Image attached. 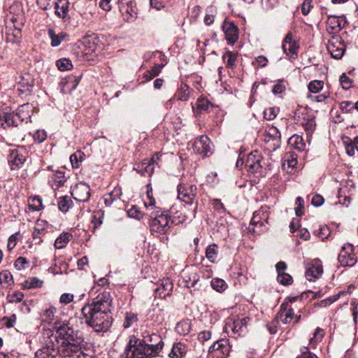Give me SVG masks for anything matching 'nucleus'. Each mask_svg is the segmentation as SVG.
I'll use <instances>...</instances> for the list:
<instances>
[{"instance_id": "nucleus-1", "label": "nucleus", "mask_w": 358, "mask_h": 358, "mask_svg": "<svg viewBox=\"0 0 358 358\" xmlns=\"http://www.w3.org/2000/svg\"><path fill=\"white\" fill-rule=\"evenodd\" d=\"M113 299L110 292L99 293L81 310L83 322L96 332H106L111 326L110 308Z\"/></svg>"}, {"instance_id": "nucleus-2", "label": "nucleus", "mask_w": 358, "mask_h": 358, "mask_svg": "<svg viewBox=\"0 0 358 358\" xmlns=\"http://www.w3.org/2000/svg\"><path fill=\"white\" fill-rule=\"evenodd\" d=\"M58 351L64 358H92L84 341L81 338H74L70 334H66L58 347Z\"/></svg>"}, {"instance_id": "nucleus-3", "label": "nucleus", "mask_w": 358, "mask_h": 358, "mask_svg": "<svg viewBox=\"0 0 358 358\" xmlns=\"http://www.w3.org/2000/svg\"><path fill=\"white\" fill-rule=\"evenodd\" d=\"M143 340L131 337L129 342L125 348L123 357L125 358H149L155 355L153 351L149 348Z\"/></svg>"}, {"instance_id": "nucleus-4", "label": "nucleus", "mask_w": 358, "mask_h": 358, "mask_svg": "<svg viewBox=\"0 0 358 358\" xmlns=\"http://www.w3.org/2000/svg\"><path fill=\"white\" fill-rule=\"evenodd\" d=\"M152 220L150 227V231L158 234H165L170 228L171 217L167 211H156L152 213Z\"/></svg>"}, {"instance_id": "nucleus-5", "label": "nucleus", "mask_w": 358, "mask_h": 358, "mask_svg": "<svg viewBox=\"0 0 358 358\" xmlns=\"http://www.w3.org/2000/svg\"><path fill=\"white\" fill-rule=\"evenodd\" d=\"M294 118L297 124L303 126L304 129L308 133H312L315 127V121L314 115L305 108H299L295 112Z\"/></svg>"}, {"instance_id": "nucleus-6", "label": "nucleus", "mask_w": 358, "mask_h": 358, "mask_svg": "<svg viewBox=\"0 0 358 358\" xmlns=\"http://www.w3.org/2000/svg\"><path fill=\"white\" fill-rule=\"evenodd\" d=\"M178 198L182 202L192 205L197 194V187L194 184L180 182L178 185Z\"/></svg>"}, {"instance_id": "nucleus-7", "label": "nucleus", "mask_w": 358, "mask_h": 358, "mask_svg": "<svg viewBox=\"0 0 358 358\" xmlns=\"http://www.w3.org/2000/svg\"><path fill=\"white\" fill-rule=\"evenodd\" d=\"M249 317H230L227 318L225 324V331L231 335L239 336L246 328Z\"/></svg>"}, {"instance_id": "nucleus-8", "label": "nucleus", "mask_w": 358, "mask_h": 358, "mask_svg": "<svg viewBox=\"0 0 358 358\" xmlns=\"http://www.w3.org/2000/svg\"><path fill=\"white\" fill-rule=\"evenodd\" d=\"M344 41L339 35L332 36L328 42L327 50L331 56L336 59H341L345 51Z\"/></svg>"}, {"instance_id": "nucleus-9", "label": "nucleus", "mask_w": 358, "mask_h": 358, "mask_svg": "<svg viewBox=\"0 0 358 358\" xmlns=\"http://www.w3.org/2000/svg\"><path fill=\"white\" fill-rule=\"evenodd\" d=\"M119 9L124 20L127 22H134L137 17L136 3L134 0H120Z\"/></svg>"}, {"instance_id": "nucleus-10", "label": "nucleus", "mask_w": 358, "mask_h": 358, "mask_svg": "<svg viewBox=\"0 0 358 358\" xmlns=\"http://www.w3.org/2000/svg\"><path fill=\"white\" fill-rule=\"evenodd\" d=\"M338 260L342 266H352L357 262V258L353 252V245L345 244L338 255Z\"/></svg>"}, {"instance_id": "nucleus-11", "label": "nucleus", "mask_w": 358, "mask_h": 358, "mask_svg": "<svg viewBox=\"0 0 358 358\" xmlns=\"http://www.w3.org/2000/svg\"><path fill=\"white\" fill-rule=\"evenodd\" d=\"M145 345L153 351L155 355H157L164 347V341L157 334H150L148 331L143 333V339Z\"/></svg>"}, {"instance_id": "nucleus-12", "label": "nucleus", "mask_w": 358, "mask_h": 358, "mask_svg": "<svg viewBox=\"0 0 358 358\" xmlns=\"http://www.w3.org/2000/svg\"><path fill=\"white\" fill-rule=\"evenodd\" d=\"M346 19L344 15H328L326 21V30L333 36L337 35L346 24Z\"/></svg>"}, {"instance_id": "nucleus-13", "label": "nucleus", "mask_w": 358, "mask_h": 358, "mask_svg": "<svg viewBox=\"0 0 358 358\" xmlns=\"http://www.w3.org/2000/svg\"><path fill=\"white\" fill-rule=\"evenodd\" d=\"M306 268V278L309 281H313L315 279H317L323 273L322 263L317 259L307 263Z\"/></svg>"}, {"instance_id": "nucleus-14", "label": "nucleus", "mask_w": 358, "mask_h": 358, "mask_svg": "<svg viewBox=\"0 0 358 358\" xmlns=\"http://www.w3.org/2000/svg\"><path fill=\"white\" fill-rule=\"evenodd\" d=\"M212 143L207 136H201L194 143V150L203 156H209L213 153Z\"/></svg>"}, {"instance_id": "nucleus-15", "label": "nucleus", "mask_w": 358, "mask_h": 358, "mask_svg": "<svg viewBox=\"0 0 358 358\" xmlns=\"http://www.w3.org/2000/svg\"><path fill=\"white\" fill-rule=\"evenodd\" d=\"M71 194L75 200L79 202H87L90 198V187L84 182L77 184Z\"/></svg>"}, {"instance_id": "nucleus-16", "label": "nucleus", "mask_w": 358, "mask_h": 358, "mask_svg": "<svg viewBox=\"0 0 358 358\" xmlns=\"http://www.w3.org/2000/svg\"><path fill=\"white\" fill-rule=\"evenodd\" d=\"M262 159V157L257 150L251 152L245 162L247 170L250 173L259 172L262 167L261 164Z\"/></svg>"}, {"instance_id": "nucleus-17", "label": "nucleus", "mask_w": 358, "mask_h": 358, "mask_svg": "<svg viewBox=\"0 0 358 358\" xmlns=\"http://www.w3.org/2000/svg\"><path fill=\"white\" fill-rule=\"evenodd\" d=\"M222 27L225 34L226 40L229 44H234L238 38L237 27L232 22L224 21Z\"/></svg>"}, {"instance_id": "nucleus-18", "label": "nucleus", "mask_w": 358, "mask_h": 358, "mask_svg": "<svg viewBox=\"0 0 358 358\" xmlns=\"http://www.w3.org/2000/svg\"><path fill=\"white\" fill-rule=\"evenodd\" d=\"M269 217V207L267 206H262L260 209L254 213L253 217L251 220V224L255 227H263L264 223H268Z\"/></svg>"}, {"instance_id": "nucleus-19", "label": "nucleus", "mask_w": 358, "mask_h": 358, "mask_svg": "<svg viewBox=\"0 0 358 358\" xmlns=\"http://www.w3.org/2000/svg\"><path fill=\"white\" fill-rule=\"evenodd\" d=\"M297 164V155L293 152L285 154L282 159V169L287 173H294Z\"/></svg>"}, {"instance_id": "nucleus-20", "label": "nucleus", "mask_w": 358, "mask_h": 358, "mask_svg": "<svg viewBox=\"0 0 358 358\" xmlns=\"http://www.w3.org/2000/svg\"><path fill=\"white\" fill-rule=\"evenodd\" d=\"M155 158L153 156L151 159H144L141 163L136 164L134 169L144 176H151L155 169Z\"/></svg>"}, {"instance_id": "nucleus-21", "label": "nucleus", "mask_w": 358, "mask_h": 358, "mask_svg": "<svg viewBox=\"0 0 358 358\" xmlns=\"http://www.w3.org/2000/svg\"><path fill=\"white\" fill-rule=\"evenodd\" d=\"M299 45L296 41L293 40L292 34L288 33L282 43V50L284 52L291 58L293 55H297Z\"/></svg>"}, {"instance_id": "nucleus-22", "label": "nucleus", "mask_w": 358, "mask_h": 358, "mask_svg": "<svg viewBox=\"0 0 358 358\" xmlns=\"http://www.w3.org/2000/svg\"><path fill=\"white\" fill-rule=\"evenodd\" d=\"M173 288L172 281L169 278H163L159 286L155 289V296L159 298H165L171 294Z\"/></svg>"}, {"instance_id": "nucleus-23", "label": "nucleus", "mask_w": 358, "mask_h": 358, "mask_svg": "<svg viewBox=\"0 0 358 358\" xmlns=\"http://www.w3.org/2000/svg\"><path fill=\"white\" fill-rule=\"evenodd\" d=\"M33 106L29 103L20 106L14 114L15 119L19 122H27L33 114Z\"/></svg>"}, {"instance_id": "nucleus-24", "label": "nucleus", "mask_w": 358, "mask_h": 358, "mask_svg": "<svg viewBox=\"0 0 358 358\" xmlns=\"http://www.w3.org/2000/svg\"><path fill=\"white\" fill-rule=\"evenodd\" d=\"M209 351L214 352L217 357L226 358L229 354V348L227 340H219L210 347Z\"/></svg>"}, {"instance_id": "nucleus-25", "label": "nucleus", "mask_w": 358, "mask_h": 358, "mask_svg": "<svg viewBox=\"0 0 358 358\" xmlns=\"http://www.w3.org/2000/svg\"><path fill=\"white\" fill-rule=\"evenodd\" d=\"M80 80V76H70L61 81V90L63 93L69 94L74 90Z\"/></svg>"}, {"instance_id": "nucleus-26", "label": "nucleus", "mask_w": 358, "mask_h": 358, "mask_svg": "<svg viewBox=\"0 0 358 358\" xmlns=\"http://www.w3.org/2000/svg\"><path fill=\"white\" fill-rule=\"evenodd\" d=\"M66 181L64 172L56 171L49 176L48 182L55 190L63 186Z\"/></svg>"}, {"instance_id": "nucleus-27", "label": "nucleus", "mask_w": 358, "mask_h": 358, "mask_svg": "<svg viewBox=\"0 0 358 358\" xmlns=\"http://www.w3.org/2000/svg\"><path fill=\"white\" fill-rule=\"evenodd\" d=\"M58 354V347L56 348L52 344L38 350L35 353V358H55Z\"/></svg>"}, {"instance_id": "nucleus-28", "label": "nucleus", "mask_w": 358, "mask_h": 358, "mask_svg": "<svg viewBox=\"0 0 358 358\" xmlns=\"http://www.w3.org/2000/svg\"><path fill=\"white\" fill-rule=\"evenodd\" d=\"M34 85V79L29 74L20 76L17 83V90L21 93L30 92Z\"/></svg>"}, {"instance_id": "nucleus-29", "label": "nucleus", "mask_w": 358, "mask_h": 358, "mask_svg": "<svg viewBox=\"0 0 358 358\" xmlns=\"http://www.w3.org/2000/svg\"><path fill=\"white\" fill-rule=\"evenodd\" d=\"M294 312L293 308L289 306L287 303H282L280 306V310L278 317L284 324L289 323L294 318Z\"/></svg>"}, {"instance_id": "nucleus-30", "label": "nucleus", "mask_w": 358, "mask_h": 358, "mask_svg": "<svg viewBox=\"0 0 358 358\" xmlns=\"http://www.w3.org/2000/svg\"><path fill=\"white\" fill-rule=\"evenodd\" d=\"M18 121L15 119L13 113L0 112V127L6 129L11 126H17Z\"/></svg>"}, {"instance_id": "nucleus-31", "label": "nucleus", "mask_w": 358, "mask_h": 358, "mask_svg": "<svg viewBox=\"0 0 358 358\" xmlns=\"http://www.w3.org/2000/svg\"><path fill=\"white\" fill-rule=\"evenodd\" d=\"M55 13L59 17L66 19L69 13L68 0H57L55 5Z\"/></svg>"}, {"instance_id": "nucleus-32", "label": "nucleus", "mask_w": 358, "mask_h": 358, "mask_svg": "<svg viewBox=\"0 0 358 358\" xmlns=\"http://www.w3.org/2000/svg\"><path fill=\"white\" fill-rule=\"evenodd\" d=\"M6 38L8 41L12 43H19L22 38L21 29L12 28L11 25L10 27L6 26Z\"/></svg>"}, {"instance_id": "nucleus-33", "label": "nucleus", "mask_w": 358, "mask_h": 358, "mask_svg": "<svg viewBox=\"0 0 358 358\" xmlns=\"http://www.w3.org/2000/svg\"><path fill=\"white\" fill-rule=\"evenodd\" d=\"M25 19L24 14L21 11L17 15H13L10 18V22H8V27L11 25L12 28H15L18 29H22L24 24Z\"/></svg>"}, {"instance_id": "nucleus-34", "label": "nucleus", "mask_w": 358, "mask_h": 358, "mask_svg": "<svg viewBox=\"0 0 358 358\" xmlns=\"http://www.w3.org/2000/svg\"><path fill=\"white\" fill-rule=\"evenodd\" d=\"M73 236L68 232H63L55 240L54 246L57 249H62L66 247L68 243L71 241Z\"/></svg>"}, {"instance_id": "nucleus-35", "label": "nucleus", "mask_w": 358, "mask_h": 358, "mask_svg": "<svg viewBox=\"0 0 358 358\" xmlns=\"http://www.w3.org/2000/svg\"><path fill=\"white\" fill-rule=\"evenodd\" d=\"M189 89L187 85H182L178 90L173 98L170 99L169 102H171L173 99L178 101H186L189 99Z\"/></svg>"}, {"instance_id": "nucleus-36", "label": "nucleus", "mask_w": 358, "mask_h": 358, "mask_svg": "<svg viewBox=\"0 0 358 358\" xmlns=\"http://www.w3.org/2000/svg\"><path fill=\"white\" fill-rule=\"evenodd\" d=\"M185 354V345L180 343H178L173 345L171 351L169 353V357L171 358H182Z\"/></svg>"}, {"instance_id": "nucleus-37", "label": "nucleus", "mask_w": 358, "mask_h": 358, "mask_svg": "<svg viewBox=\"0 0 358 358\" xmlns=\"http://www.w3.org/2000/svg\"><path fill=\"white\" fill-rule=\"evenodd\" d=\"M289 144L294 148L302 151L305 149L306 144L302 136L294 134L289 139Z\"/></svg>"}, {"instance_id": "nucleus-38", "label": "nucleus", "mask_w": 358, "mask_h": 358, "mask_svg": "<svg viewBox=\"0 0 358 358\" xmlns=\"http://www.w3.org/2000/svg\"><path fill=\"white\" fill-rule=\"evenodd\" d=\"M121 194L122 190L120 187L114 188V189L111 192L104 196L103 199L105 204L107 206H110L114 201L117 200L120 197Z\"/></svg>"}, {"instance_id": "nucleus-39", "label": "nucleus", "mask_w": 358, "mask_h": 358, "mask_svg": "<svg viewBox=\"0 0 358 358\" xmlns=\"http://www.w3.org/2000/svg\"><path fill=\"white\" fill-rule=\"evenodd\" d=\"M227 67L234 69L236 66L237 53L231 51H227L222 56Z\"/></svg>"}, {"instance_id": "nucleus-40", "label": "nucleus", "mask_w": 358, "mask_h": 358, "mask_svg": "<svg viewBox=\"0 0 358 358\" xmlns=\"http://www.w3.org/2000/svg\"><path fill=\"white\" fill-rule=\"evenodd\" d=\"M191 323L189 320H182L176 324V331L180 335H187L190 332Z\"/></svg>"}, {"instance_id": "nucleus-41", "label": "nucleus", "mask_w": 358, "mask_h": 358, "mask_svg": "<svg viewBox=\"0 0 358 358\" xmlns=\"http://www.w3.org/2000/svg\"><path fill=\"white\" fill-rule=\"evenodd\" d=\"M73 201L68 196H61L58 201V208L62 213H66L72 206Z\"/></svg>"}, {"instance_id": "nucleus-42", "label": "nucleus", "mask_w": 358, "mask_h": 358, "mask_svg": "<svg viewBox=\"0 0 358 358\" xmlns=\"http://www.w3.org/2000/svg\"><path fill=\"white\" fill-rule=\"evenodd\" d=\"M164 66L163 64H155L150 70L145 73L144 78L146 80H151L159 74Z\"/></svg>"}, {"instance_id": "nucleus-43", "label": "nucleus", "mask_w": 358, "mask_h": 358, "mask_svg": "<svg viewBox=\"0 0 358 358\" xmlns=\"http://www.w3.org/2000/svg\"><path fill=\"white\" fill-rule=\"evenodd\" d=\"M14 282L13 275L10 271L5 270L0 273V284L8 287Z\"/></svg>"}, {"instance_id": "nucleus-44", "label": "nucleus", "mask_w": 358, "mask_h": 358, "mask_svg": "<svg viewBox=\"0 0 358 358\" xmlns=\"http://www.w3.org/2000/svg\"><path fill=\"white\" fill-rule=\"evenodd\" d=\"M196 110L198 113H202L208 111L210 107L212 106L210 102L204 98H200L196 103Z\"/></svg>"}, {"instance_id": "nucleus-45", "label": "nucleus", "mask_w": 358, "mask_h": 358, "mask_svg": "<svg viewBox=\"0 0 358 358\" xmlns=\"http://www.w3.org/2000/svg\"><path fill=\"white\" fill-rule=\"evenodd\" d=\"M56 310V308H55L54 306H50L44 311V313L41 315L42 320L48 324L52 323L54 320Z\"/></svg>"}, {"instance_id": "nucleus-46", "label": "nucleus", "mask_w": 358, "mask_h": 358, "mask_svg": "<svg viewBox=\"0 0 358 358\" xmlns=\"http://www.w3.org/2000/svg\"><path fill=\"white\" fill-rule=\"evenodd\" d=\"M85 157V154L80 150L76 151L75 153L70 156V161L73 167L78 168L80 163L83 162Z\"/></svg>"}, {"instance_id": "nucleus-47", "label": "nucleus", "mask_w": 358, "mask_h": 358, "mask_svg": "<svg viewBox=\"0 0 358 358\" xmlns=\"http://www.w3.org/2000/svg\"><path fill=\"white\" fill-rule=\"evenodd\" d=\"M217 246L215 244L208 245L206 249V257L211 262H215L217 257Z\"/></svg>"}, {"instance_id": "nucleus-48", "label": "nucleus", "mask_w": 358, "mask_h": 358, "mask_svg": "<svg viewBox=\"0 0 358 358\" xmlns=\"http://www.w3.org/2000/svg\"><path fill=\"white\" fill-rule=\"evenodd\" d=\"M138 321L137 315L134 313H127L125 315V319L123 323L124 329H127L133 326Z\"/></svg>"}, {"instance_id": "nucleus-49", "label": "nucleus", "mask_w": 358, "mask_h": 358, "mask_svg": "<svg viewBox=\"0 0 358 358\" xmlns=\"http://www.w3.org/2000/svg\"><path fill=\"white\" fill-rule=\"evenodd\" d=\"M324 87V83L322 80H312L308 85V90L310 93H318Z\"/></svg>"}, {"instance_id": "nucleus-50", "label": "nucleus", "mask_w": 358, "mask_h": 358, "mask_svg": "<svg viewBox=\"0 0 358 358\" xmlns=\"http://www.w3.org/2000/svg\"><path fill=\"white\" fill-rule=\"evenodd\" d=\"M56 65L58 69L62 71L70 70L73 67L71 61L67 58H62L57 61Z\"/></svg>"}, {"instance_id": "nucleus-51", "label": "nucleus", "mask_w": 358, "mask_h": 358, "mask_svg": "<svg viewBox=\"0 0 358 358\" xmlns=\"http://www.w3.org/2000/svg\"><path fill=\"white\" fill-rule=\"evenodd\" d=\"M343 294H344L343 292H340L339 293H338L336 295H334V296H329L325 299H323L318 303V306H320L321 307H327L328 306H330L331 304H332L333 303L336 301L338 299V298L340 297V296Z\"/></svg>"}, {"instance_id": "nucleus-52", "label": "nucleus", "mask_w": 358, "mask_h": 358, "mask_svg": "<svg viewBox=\"0 0 358 358\" xmlns=\"http://www.w3.org/2000/svg\"><path fill=\"white\" fill-rule=\"evenodd\" d=\"M211 286L217 292H222L226 289L227 284L224 280L222 279L213 278L211 280Z\"/></svg>"}, {"instance_id": "nucleus-53", "label": "nucleus", "mask_w": 358, "mask_h": 358, "mask_svg": "<svg viewBox=\"0 0 358 358\" xmlns=\"http://www.w3.org/2000/svg\"><path fill=\"white\" fill-rule=\"evenodd\" d=\"M279 110V108L277 107H270L266 108L264 112V117L268 120H272L277 116Z\"/></svg>"}, {"instance_id": "nucleus-54", "label": "nucleus", "mask_w": 358, "mask_h": 358, "mask_svg": "<svg viewBox=\"0 0 358 358\" xmlns=\"http://www.w3.org/2000/svg\"><path fill=\"white\" fill-rule=\"evenodd\" d=\"M48 35L50 38H51V45L53 47H57L60 45L62 43V41L64 38L63 35H57L55 34L54 31L52 29L48 30Z\"/></svg>"}, {"instance_id": "nucleus-55", "label": "nucleus", "mask_w": 358, "mask_h": 358, "mask_svg": "<svg viewBox=\"0 0 358 358\" xmlns=\"http://www.w3.org/2000/svg\"><path fill=\"white\" fill-rule=\"evenodd\" d=\"M127 214L129 217L138 220L143 217V213L136 206H133L129 210H128Z\"/></svg>"}, {"instance_id": "nucleus-56", "label": "nucleus", "mask_w": 358, "mask_h": 358, "mask_svg": "<svg viewBox=\"0 0 358 358\" xmlns=\"http://www.w3.org/2000/svg\"><path fill=\"white\" fill-rule=\"evenodd\" d=\"M24 294L20 292H14L7 295V300L9 303H20L22 301Z\"/></svg>"}, {"instance_id": "nucleus-57", "label": "nucleus", "mask_w": 358, "mask_h": 358, "mask_svg": "<svg viewBox=\"0 0 358 358\" xmlns=\"http://www.w3.org/2000/svg\"><path fill=\"white\" fill-rule=\"evenodd\" d=\"M29 206L33 210H40L42 208V200L38 196L31 198L29 201Z\"/></svg>"}, {"instance_id": "nucleus-58", "label": "nucleus", "mask_w": 358, "mask_h": 358, "mask_svg": "<svg viewBox=\"0 0 358 358\" xmlns=\"http://www.w3.org/2000/svg\"><path fill=\"white\" fill-rule=\"evenodd\" d=\"M33 138L35 142L41 143L47 138L46 131L43 129H38L34 132Z\"/></svg>"}, {"instance_id": "nucleus-59", "label": "nucleus", "mask_w": 358, "mask_h": 358, "mask_svg": "<svg viewBox=\"0 0 358 358\" xmlns=\"http://www.w3.org/2000/svg\"><path fill=\"white\" fill-rule=\"evenodd\" d=\"M277 279L280 284L284 285H290L292 282V276L287 273L278 274Z\"/></svg>"}, {"instance_id": "nucleus-60", "label": "nucleus", "mask_w": 358, "mask_h": 358, "mask_svg": "<svg viewBox=\"0 0 358 358\" xmlns=\"http://www.w3.org/2000/svg\"><path fill=\"white\" fill-rule=\"evenodd\" d=\"M42 285L43 281L36 278H31L26 281V287L28 289L41 287Z\"/></svg>"}, {"instance_id": "nucleus-61", "label": "nucleus", "mask_w": 358, "mask_h": 358, "mask_svg": "<svg viewBox=\"0 0 358 358\" xmlns=\"http://www.w3.org/2000/svg\"><path fill=\"white\" fill-rule=\"evenodd\" d=\"M266 133L272 140H277L280 138V133L275 127H268L266 129Z\"/></svg>"}, {"instance_id": "nucleus-62", "label": "nucleus", "mask_w": 358, "mask_h": 358, "mask_svg": "<svg viewBox=\"0 0 358 358\" xmlns=\"http://www.w3.org/2000/svg\"><path fill=\"white\" fill-rule=\"evenodd\" d=\"M340 82L342 87L344 90L350 89L352 85V81L345 73H343L340 77Z\"/></svg>"}, {"instance_id": "nucleus-63", "label": "nucleus", "mask_w": 358, "mask_h": 358, "mask_svg": "<svg viewBox=\"0 0 358 358\" xmlns=\"http://www.w3.org/2000/svg\"><path fill=\"white\" fill-rule=\"evenodd\" d=\"M340 109L343 113H350L354 109V103L350 101H344L340 103Z\"/></svg>"}, {"instance_id": "nucleus-64", "label": "nucleus", "mask_w": 358, "mask_h": 358, "mask_svg": "<svg viewBox=\"0 0 358 358\" xmlns=\"http://www.w3.org/2000/svg\"><path fill=\"white\" fill-rule=\"evenodd\" d=\"M313 7V0H304L301 6V13L307 15Z\"/></svg>"}]
</instances>
